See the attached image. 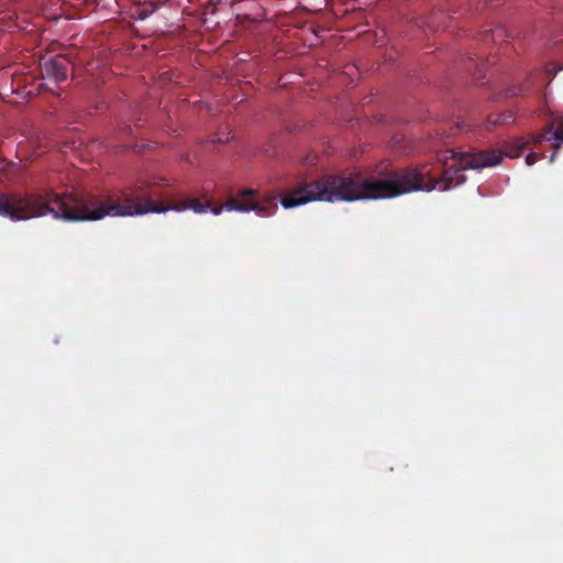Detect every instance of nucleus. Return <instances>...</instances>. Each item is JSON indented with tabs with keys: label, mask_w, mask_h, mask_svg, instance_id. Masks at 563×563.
Segmentation results:
<instances>
[{
	"label": "nucleus",
	"mask_w": 563,
	"mask_h": 563,
	"mask_svg": "<svg viewBox=\"0 0 563 563\" xmlns=\"http://www.w3.org/2000/svg\"><path fill=\"white\" fill-rule=\"evenodd\" d=\"M555 141L550 162L554 161L563 142V113L555 115L541 132L530 134L529 140L514 139L505 141L503 151L456 152L446 150L440 154L443 173L440 179L427 176L417 168L394 173L389 178L365 176L362 173L324 175L312 181H302L295 188V207L311 201H356L376 200L398 197L400 195L426 190L431 191L438 186L449 190L465 181L466 169H482L500 163L503 156L517 158L528 144L538 145L543 141Z\"/></svg>",
	"instance_id": "nucleus-1"
},
{
	"label": "nucleus",
	"mask_w": 563,
	"mask_h": 563,
	"mask_svg": "<svg viewBox=\"0 0 563 563\" xmlns=\"http://www.w3.org/2000/svg\"><path fill=\"white\" fill-rule=\"evenodd\" d=\"M253 189H244L225 203L211 208L210 200L200 202L188 198L176 203L166 205L153 199L145 181L137 183L131 192L121 191L118 195L97 197L90 194H57L52 189L42 192L0 194V216L11 221H23L52 214L56 220L68 222L98 221L104 217H132L150 212L161 213L168 210H194L205 213L209 209L214 216L223 210L249 212L255 211L260 217H271L278 209L276 197L268 196L255 201Z\"/></svg>",
	"instance_id": "nucleus-2"
},
{
	"label": "nucleus",
	"mask_w": 563,
	"mask_h": 563,
	"mask_svg": "<svg viewBox=\"0 0 563 563\" xmlns=\"http://www.w3.org/2000/svg\"><path fill=\"white\" fill-rule=\"evenodd\" d=\"M69 60L63 56L57 55L41 63V74L43 79H48L55 84L62 82L67 78Z\"/></svg>",
	"instance_id": "nucleus-3"
},
{
	"label": "nucleus",
	"mask_w": 563,
	"mask_h": 563,
	"mask_svg": "<svg viewBox=\"0 0 563 563\" xmlns=\"http://www.w3.org/2000/svg\"><path fill=\"white\" fill-rule=\"evenodd\" d=\"M515 122V114L511 110L494 113L488 117L487 128L496 125H508Z\"/></svg>",
	"instance_id": "nucleus-4"
},
{
	"label": "nucleus",
	"mask_w": 563,
	"mask_h": 563,
	"mask_svg": "<svg viewBox=\"0 0 563 563\" xmlns=\"http://www.w3.org/2000/svg\"><path fill=\"white\" fill-rule=\"evenodd\" d=\"M504 33V30L503 29H496L495 31H487L484 33L483 35V41L484 42H488V41H493L495 42L496 41V37H499L501 36Z\"/></svg>",
	"instance_id": "nucleus-5"
},
{
	"label": "nucleus",
	"mask_w": 563,
	"mask_h": 563,
	"mask_svg": "<svg viewBox=\"0 0 563 563\" xmlns=\"http://www.w3.org/2000/svg\"><path fill=\"white\" fill-rule=\"evenodd\" d=\"M541 156H538L536 153H529L526 156V164L531 166L533 165Z\"/></svg>",
	"instance_id": "nucleus-6"
},
{
	"label": "nucleus",
	"mask_w": 563,
	"mask_h": 563,
	"mask_svg": "<svg viewBox=\"0 0 563 563\" xmlns=\"http://www.w3.org/2000/svg\"><path fill=\"white\" fill-rule=\"evenodd\" d=\"M522 93L521 88L512 87L506 91V97H515Z\"/></svg>",
	"instance_id": "nucleus-7"
}]
</instances>
